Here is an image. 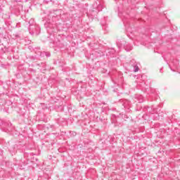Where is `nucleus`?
Wrapping results in <instances>:
<instances>
[{
    "instance_id": "obj_1",
    "label": "nucleus",
    "mask_w": 180,
    "mask_h": 180,
    "mask_svg": "<svg viewBox=\"0 0 180 180\" xmlns=\"http://www.w3.org/2000/svg\"><path fill=\"white\" fill-rule=\"evenodd\" d=\"M134 72H137L139 71V66H137V65H134Z\"/></svg>"
},
{
    "instance_id": "obj_2",
    "label": "nucleus",
    "mask_w": 180,
    "mask_h": 180,
    "mask_svg": "<svg viewBox=\"0 0 180 180\" xmlns=\"http://www.w3.org/2000/svg\"><path fill=\"white\" fill-rule=\"evenodd\" d=\"M47 56H48V57H50V54H48Z\"/></svg>"
},
{
    "instance_id": "obj_3",
    "label": "nucleus",
    "mask_w": 180,
    "mask_h": 180,
    "mask_svg": "<svg viewBox=\"0 0 180 180\" xmlns=\"http://www.w3.org/2000/svg\"><path fill=\"white\" fill-rule=\"evenodd\" d=\"M161 71H162V69L160 70V72H161Z\"/></svg>"
}]
</instances>
